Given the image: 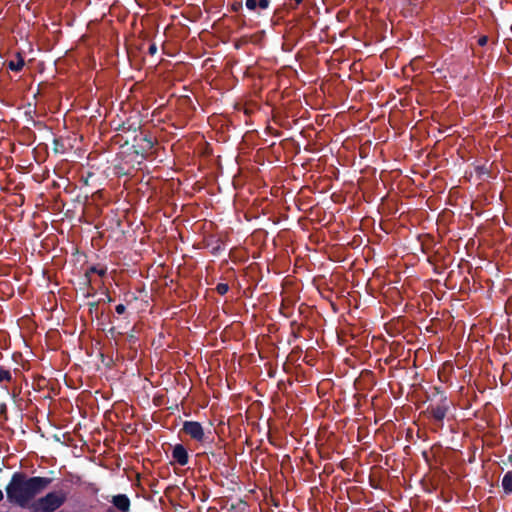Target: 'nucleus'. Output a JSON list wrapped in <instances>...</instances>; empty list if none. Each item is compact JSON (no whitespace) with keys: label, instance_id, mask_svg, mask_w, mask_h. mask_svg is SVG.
Returning a JSON list of instances; mask_svg holds the SVG:
<instances>
[{"label":"nucleus","instance_id":"obj_26","mask_svg":"<svg viewBox=\"0 0 512 512\" xmlns=\"http://www.w3.org/2000/svg\"><path fill=\"white\" fill-rule=\"evenodd\" d=\"M128 215V210H125L124 211V217H126Z\"/></svg>","mask_w":512,"mask_h":512},{"label":"nucleus","instance_id":"obj_9","mask_svg":"<svg viewBox=\"0 0 512 512\" xmlns=\"http://www.w3.org/2000/svg\"><path fill=\"white\" fill-rule=\"evenodd\" d=\"M15 57H16V60L10 61L8 63V67L12 71L19 72L23 69V67L25 65V61H24V58H23L21 52H17Z\"/></svg>","mask_w":512,"mask_h":512},{"label":"nucleus","instance_id":"obj_15","mask_svg":"<svg viewBox=\"0 0 512 512\" xmlns=\"http://www.w3.org/2000/svg\"><path fill=\"white\" fill-rule=\"evenodd\" d=\"M35 113V107H32L31 104L28 105L25 115L29 116L32 119V114Z\"/></svg>","mask_w":512,"mask_h":512},{"label":"nucleus","instance_id":"obj_1","mask_svg":"<svg viewBox=\"0 0 512 512\" xmlns=\"http://www.w3.org/2000/svg\"><path fill=\"white\" fill-rule=\"evenodd\" d=\"M51 482L50 478L27 477L23 472H15L6 486L7 499L10 503L29 510L36 495L44 491Z\"/></svg>","mask_w":512,"mask_h":512},{"label":"nucleus","instance_id":"obj_14","mask_svg":"<svg viewBox=\"0 0 512 512\" xmlns=\"http://www.w3.org/2000/svg\"><path fill=\"white\" fill-rule=\"evenodd\" d=\"M228 289H229V287H228V285H227V284H225V283H219V284L217 285V287H216L217 292H218L219 294H221V295L226 294V293H227V291H228Z\"/></svg>","mask_w":512,"mask_h":512},{"label":"nucleus","instance_id":"obj_17","mask_svg":"<svg viewBox=\"0 0 512 512\" xmlns=\"http://www.w3.org/2000/svg\"><path fill=\"white\" fill-rule=\"evenodd\" d=\"M146 44H147V43H146L145 41L141 40L140 42L135 43V44H133V45L135 46V48H136L137 50L142 51V50L145 48Z\"/></svg>","mask_w":512,"mask_h":512},{"label":"nucleus","instance_id":"obj_2","mask_svg":"<svg viewBox=\"0 0 512 512\" xmlns=\"http://www.w3.org/2000/svg\"><path fill=\"white\" fill-rule=\"evenodd\" d=\"M67 500L66 493L62 491L49 492L45 496L31 503L30 512H55Z\"/></svg>","mask_w":512,"mask_h":512},{"label":"nucleus","instance_id":"obj_4","mask_svg":"<svg viewBox=\"0 0 512 512\" xmlns=\"http://www.w3.org/2000/svg\"><path fill=\"white\" fill-rule=\"evenodd\" d=\"M135 144L133 145L134 153L136 155L144 156L145 153L153 148V140L148 138L146 134L140 132L134 137Z\"/></svg>","mask_w":512,"mask_h":512},{"label":"nucleus","instance_id":"obj_16","mask_svg":"<svg viewBox=\"0 0 512 512\" xmlns=\"http://www.w3.org/2000/svg\"><path fill=\"white\" fill-rule=\"evenodd\" d=\"M115 311L118 313V314H123L125 311H126V306L124 304H118L116 307H115Z\"/></svg>","mask_w":512,"mask_h":512},{"label":"nucleus","instance_id":"obj_19","mask_svg":"<svg viewBox=\"0 0 512 512\" xmlns=\"http://www.w3.org/2000/svg\"><path fill=\"white\" fill-rule=\"evenodd\" d=\"M478 43L479 45L483 46L487 43V37H481L479 40H478Z\"/></svg>","mask_w":512,"mask_h":512},{"label":"nucleus","instance_id":"obj_11","mask_svg":"<svg viewBox=\"0 0 512 512\" xmlns=\"http://www.w3.org/2000/svg\"><path fill=\"white\" fill-rule=\"evenodd\" d=\"M268 6V0H246V7L250 10H255L257 7L260 9H266Z\"/></svg>","mask_w":512,"mask_h":512},{"label":"nucleus","instance_id":"obj_24","mask_svg":"<svg viewBox=\"0 0 512 512\" xmlns=\"http://www.w3.org/2000/svg\"><path fill=\"white\" fill-rule=\"evenodd\" d=\"M110 332H111V334H112V335H114L115 328H112V329L110 330Z\"/></svg>","mask_w":512,"mask_h":512},{"label":"nucleus","instance_id":"obj_18","mask_svg":"<svg viewBox=\"0 0 512 512\" xmlns=\"http://www.w3.org/2000/svg\"><path fill=\"white\" fill-rule=\"evenodd\" d=\"M123 46L125 50L128 52V34L124 33L123 35Z\"/></svg>","mask_w":512,"mask_h":512},{"label":"nucleus","instance_id":"obj_10","mask_svg":"<svg viewBox=\"0 0 512 512\" xmlns=\"http://www.w3.org/2000/svg\"><path fill=\"white\" fill-rule=\"evenodd\" d=\"M107 269L105 267H98V266H91L87 271L85 272V278L88 283L91 282V274H97L100 277L104 276L106 274Z\"/></svg>","mask_w":512,"mask_h":512},{"label":"nucleus","instance_id":"obj_22","mask_svg":"<svg viewBox=\"0 0 512 512\" xmlns=\"http://www.w3.org/2000/svg\"><path fill=\"white\" fill-rule=\"evenodd\" d=\"M3 492L0 490V502L3 500Z\"/></svg>","mask_w":512,"mask_h":512},{"label":"nucleus","instance_id":"obj_6","mask_svg":"<svg viewBox=\"0 0 512 512\" xmlns=\"http://www.w3.org/2000/svg\"><path fill=\"white\" fill-rule=\"evenodd\" d=\"M172 457L181 466H184L188 463L187 450L181 444H177L174 446L172 451Z\"/></svg>","mask_w":512,"mask_h":512},{"label":"nucleus","instance_id":"obj_7","mask_svg":"<svg viewBox=\"0 0 512 512\" xmlns=\"http://www.w3.org/2000/svg\"><path fill=\"white\" fill-rule=\"evenodd\" d=\"M112 507L122 512H128V496L125 494H119L113 497Z\"/></svg>","mask_w":512,"mask_h":512},{"label":"nucleus","instance_id":"obj_27","mask_svg":"<svg viewBox=\"0 0 512 512\" xmlns=\"http://www.w3.org/2000/svg\"><path fill=\"white\" fill-rule=\"evenodd\" d=\"M137 482L139 481V473H136Z\"/></svg>","mask_w":512,"mask_h":512},{"label":"nucleus","instance_id":"obj_21","mask_svg":"<svg viewBox=\"0 0 512 512\" xmlns=\"http://www.w3.org/2000/svg\"><path fill=\"white\" fill-rule=\"evenodd\" d=\"M139 84H135L133 88L130 89V92L136 91L138 89Z\"/></svg>","mask_w":512,"mask_h":512},{"label":"nucleus","instance_id":"obj_25","mask_svg":"<svg viewBox=\"0 0 512 512\" xmlns=\"http://www.w3.org/2000/svg\"><path fill=\"white\" fill-rule=\"evenodd\" d=\"M123 471H124V473H125V474H127V473H128V468H126V467H125V468L123 469Z\"/></svg>","mask_w":512,"mask_h":512},{"label":"nucleus","instance_id":"obj_13","mask_svg":"<svg viewBox=\"0 0 512 512\" xmlns=\"http://www.w3.org/2000/svg\"><path fill=\"white\" fill-rule=\"evenodd\" d=\"M12 380V375L9 370L0 368V383L1 382H10Z\"/></svg>","mask_w":512,"mask_h":512},{"label":"nucleus","instance_id":"obj_23","mask_svg":"<svg viewBox=\"0 0 512 512\" xmlns=\"http://www.w3.org/2000/svg\"><path fill=\"white\" fill-rule=\"evenodd\" d=\"M296 5L300 4L302 2V0H294Z\"/></svg>","mask_w":512,"mask_h":512},{"label":"nucleus","instance_id":"obj_5","mask_svg":"<svg viewBox=\"0 0 512 512\" xmlns=\"http://www.w3.org/2000/svg\"><path fill=\"white\" fill-rule=\"evenodd\" d=\"M182 430L186 435L190 436L192 439L196 441L201 442L204 439V430L199 422L186 421L183 424Z\"/></svg>","mask_w":512,"mask_h":512},{"label":"nucleus","instance_id":"obj_3","mask_svg":"<svg viewBox=\"0 0 512 512\" xmlns=\"http://www.w3.org/2000/svg\"><path fill=\"white\" fill-rule=\"evenodd\" d=\"M128 144V141L125 140L123 144H120V148L123 149L125 145ZM125 151L121 150L117 153L116 163L114 164V174L119 177H125L123 181V187L127 189L128 187V162L125 160Z\"/></svg>","mask_w":512,"mask_h":512},{"label":"nucleus","instance_id":"obj_8","mask_svg":"<svg viewBox=\"0 0 512 512\" xmlns=\"http://www.w3.org/2000/svg\"><path fill=\"white\" fill-rule=\"evenodd\" d=\"M429 412L434 419L441 421L446 416L447 406L445 404L432 405L429 408Z\"/></svg>","mask_w":512,"mask_h":512},{"label":"nucleus","instance_id":"obj_20","mask_svg":"<svg viewBox=\"0 0 512 512\" xmlns=\"http://www.w3.org/2000/svg\"><path fill=\"white\" fill-rule=\"evenodd\" d=\"M148 49L151 54H153L156 50L155 46L153 44H149V43H148Z\"/></svg>","mask_w":512,"mask_h":512},{"label":"nucleus","instance_id":"obj_12","mask_svg":"<svg viewBox=\"0 0 512 512\" xmlns=\"http://www.w3.org/2000/svg\"><path fill=\"white\" fill-rule=\"evenodd\" d=\"M502 487L506 493H512V471H508L503 476Z\"/></svg>","mask_w":512,"mask_h":512}]
</instances>
